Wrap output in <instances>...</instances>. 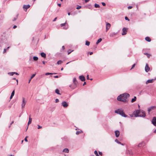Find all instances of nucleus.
Listing matches in <instances>:
<instances>
[{
    "mask_svg": "<svg viewBox=\"0 0 156 156\" xmlns=\"http://www.w3.org/2000/svg\"><path fill=\"white\" fill-rule=\"evenodd\" d=\"M129 96V94L125 93L119 95L117 98V100L119 101H121L124 102H127V101L126 99L128 98Z\"/></svg>",
    "mask_w": 156,
    "mask_h": 156,
    "instance_id": "obj_1",
    "label": "nucleus"
},
{
    "mask_svg": "<svg viewBox=\"0 0 156 156\" xmlns=\"http://www.w3.org/2000/svg\"><path fill=\"white\" fill-rule=\"evenodd\" d=\"M141 112L140 110H136L133 112L134 115L135 116L140 117H144L145 116V114L144 112H142L141 114H140Z\"/></svg>",
    "mask_w": 156,
    "mask_h": 156,
    "instance_id": "obj_2",
    "label": "nucleus"
},
{
    "mask_svg": "<svg viewBox=\"0 0 156 156\" xmlns=\"http://www.w3.org/2000/svg\"><path fill=\"white\" fill-rule=\"evenodd\" d=\"M115 112L124 117H126L127 116V115L125 114L123 109L121 108L115 110Z\"/></svg>",
    "mask_w": 156,
    "mask_h": 156,
    "instance_id": "obj_3",
    "label": "nucleus"
},
{
    "mask_svg": "<svg viewBox=\"0 0 156 156\" xmlns=\"http://www.w3.org/2000/svg\"><path fill=\"white\" fill-rule=\"evenodd\" d=\"M73 83H74V85H75L73 87H72V85H70L69 86V87L73 89H75L76 87V85L77 84L76 79L75 78H74L73 79Z\"/></svg>",
    "mask_w": 156,
    "mask_h": 156,
    "instance_id": "obj_4",
    "label": "nucleus"
},
{
    "mask_svg": "<svg viewBox=\"0 0 156 156\" xmlns=\"http://www.w3.org/2000/svg\"><path fill=\"white\" fill-rule=\"evenodd\" d=\"M27 102V101L25 100V98H22V102L21 104V106L22 108H23Z\"/></svg>",
    "mask_w": 156,
    "mask_h": 156,
    "instance_id": "obj_5",
    "label": "nucleus"
},
{
    "mask_svg": "<svg viewBox=\"0 0 156 156\" xmlns=\"http://www.w3.org/2000/svg\"><path fill=\"white\" fill-rule=\"evenodd\" d=\"M111 24L110 23L106 22V31H107L111 27Z\"/></svg>",
    "mask_w": 156,
    "mask_h": 156,
    "instance_id": "obj_6",
    "label": "nucleus"
},
{
    "mask_svg": "<svg viewBox=\"0 0 156 156\" xmlns=\"http://www.w3.org/2000/svg\"><path fill=\"white\" fill-rule=\"evenodd\" d=\"M62 105L64 108H66L68 106V103L65 101H63L62 102Z\"/></svg>",
    "mask_w": 156,
    "mask_h": 156,
    "instance_id": "obj_7",
    "label": "nucleus"
},
{
    "mask_svg": "<svg viewBox=\"0 0 156 156\" xmlns=\"http://www.w3.org/2000/svg\"><path fill=\"white\" fill-rule=\"evenodd\" d=\"M152 123L155 126H156V117H154L153 118L152 120Z\"/></svg>",
    "mask_w": 156,
    "mask_h": 156,
    "instance_id": "obj_8",
    "label": "nucleus"
},
{
    "mask_svg": "<svg viewBox=\"0 0 156 156\" xmlns=\"http://www.w3.org/2000/svg\"><path fill=\"white\" fill-rule=\"evenodd\" d=\"M150 68L148 66L147 64H146L145 68V70L146 72H148L150 70Z\"/></svg>",
    "mask_w": 156,
    "mask_h": 156,
    "instance_id": "obj_9",
    "label": "nucleus"
},
{
    "mask_svg": "<svg viewBox=\"0 0 156 156\" xmlns=\"http://www.w3.org/2000/svg\"><path fill=\"white\" fill-rule=\"evenodd\" d=\"M122 35H125L126 34V32H127L126 29L124 27L122 29Z\"/></svg>",
    "mask_w": 156,
    "mask_h": 156,
    "instance_id": "obj_10",
    "label": "nucleus"
},
{
    "mask_svg": "<svg viewBox=\"0 0 156 156\" xmlns=\"http://www.w3.org/2000/svg\"><path fill=\"white\" fill-rule=\"evenodd\" d=\"M154 79H151V80H147L146 82V84H147L149 83H152L153 82L154 80Z\"/></svg>",
    "mask_w": 156,
    "mask_h": 156,
    "instance_id": "obj_11",
    "label": "nucleus"
},
{
    "mask_svg": "<svg viewBox=\"0 0 156 156\" xmlns=\"http://www.w3.org/2000/svg\"><path fill=\"white\" fill-rule=\"evenodd\" d=\"M30 7V6L29 5H23V8L24 10H25V9L27 10V9L29 8Z\"/></svg>",
    "mask_w": 156,
    "mask_h": 156,
    "instance_id": "obj_12",
    "label": "nucleus"
},
{
    "mask_svg": "<svg viewBox=\"0 0 156 156\" xmlns=\"http://www.w3.org/2000/svg\"><path fill=\"white\" fill-rule=\"evenodd\" d=\"M79 78L80 79V80L82 81H84L85 80V77L83 76H80Z\"/></svg>",
    "mask_w": 156,
    "mask_h": 156,
    "instance_id": "obj_13",
    "label": "nucleus"
},
{
    "mask_svg": "<svg viewBox=\"0 0 156 156\" xmlns=\"http://www.w3.org/2000/svg\"><path fill=\"white\" fill-rule=\"evenodd\" d=\"M32 120V119L31 118V116L30 115L29 116V121H28V126L31 123Z\"/></svg>",
    "mask_w": 156,
    "mask_h": 156,
    "instance_id": "obj_14",
    "label": "nucleus"
},
{
    "mask_svg": "<svg viewBox=\"0 0 156 156\" xmlns=\"http://www.w3.org/2000/svg\"><path fill=\"white\" fill-rule=\"evenodd\" d=\"M115 135L116 137H118L119 135V132L118 130L115 131Z\"/></svg>",
    "mask_w": 156,
    "mask_h": 156,
    "instance_id": "obj_15",
    "label": "nucleus"
},
{
    "mask_svg": "<svg viewBox=\"0 0 156 156\" xmlns=\"http://www.w3.org/2000/svg\"><path fill=\"white\" fill-rule=\"evenodd\" d=\"M144 145V143L142 142L141 143H140L138 145V147H143Z\"/></svg>",
    "mask_w": 156,
    "mask_h": 156,
    "instance_id": "obj_16",
    "label": "nucleus"
},
{
    "mask_svg": "<svg viewBox=\"0 0 156 156\" xmlns=\"http://www.w3.org/2000/svg\"><path fill=\"white\" fill-rule=\"evenodd\" d=\"M14 94H15V90H13L12 92L11 95L10 97V99H11L14 96Z\"/></svg>",
    "mask_w": 156,
    "mask_h": 156,
    "instance_id": "obj_17",
    "label": "nucleus"
},
{
    "mask_svg": "<svg viewBox=\"0 0 156 156\" xmlns=\"http://www.w3.org/2000/svg\"><path fill=\"white\" fill-rule=\"evenodd\" d=\"M41 56L45 58L46 57V55L44 52L41 53Z\"/></svg>",
    "mask_w": 156,
    "mask_h": 156,
    "instance_id": "obj_18",
    "label": "nucleus"
},
{
    "mask_svg": "<svg viewBox=\"0 0 156 156\" xmlns=\"http://www.w3.org/2000/svg\"><path fill=\"white\" fill-rule=\"evenodd\" d=\"M145 40L148 42H150L151 41V38L148 37H145Z\"/></svg>",
    "mask_w": 156,
    "mask_h": 156,
    "instance_id": "obj_19",
    "label": "nucleus"
},
{
    "mask_svg": "<svg viewBox=\"0 0 156 156\" xmlns=\"http://www.w3.org/2000/svg\"><path fill=\"white\" fill-rule=\"evenodd\" d=\"M116 33H115V32H112V33H111V34H110V36L111 37H113L114 35H115L116 34Z\"/></svg>",
    "mask_w": 156,
    "mask_h": 156,
    "instance_id": "obj_20",
    "label": "nucleus"
},
{
    "mask_svg": "<svg viewBox=\"0 0 156 156\" xmlns=\"http://www.w3.org/2000/svg\"><path fill=\"white\" fill-rule=\"evenodd\" d=\"M63 152L68 153H69V150L67 148H65L63 150Z\"/></svg>",
    "mask_w": 156,
    "mask_h": 156,
    "instance_id": "obj_21",
    "label": "nucleus"
},
{
    "mask_svg": "<svg viewBox=\"0 0 156 156\" xmlns=\"http://www.w3.org/2000/svg\"><path fill=\"white\" fill-rule=\"evenodd\" d=\"M136 97L135 96H134V98L132 99L131 101L132 103L133 102H134L136 100Z\"/></svg>",
    "mask_w": 156,
    "mask_h": 156,
    "instance_id": "obj_22",
    "label": "nucleus"
},
{
    "mask_svg": "<svg viewBox=\"0 0 156 156\" xmlns=\"http://www.w3.org/2000/svg\"><path fill=\"white\" fill-rule=\"evenodd\" d=\"M55 92L57 94H59V95H60L61 94H60L59 93V90L58 89H56L55 90Z\"/></svg>",
    "mask_w": 156,
    "mask_h": 156,
    "instance_id": "obj_23",
    "label": "nucleus"
},
{
    "mask_svg": "<svg viewBox=\"0 0 156 156\" xmlns=\"http://www.w3.org/2000/svg\"><path fill=\"white\" fill-rule=\"evenodd\" d=\"M62 61L61 60H58L57 62V64L58 65L61 64L62 63Z\"/></svg>",
    "mask_w": 156,
    "mask_h": 156,
    "instance_id": "obj_24",
    "label": "nucleus"
},
{
    "mask_svg": "<svg viewBox=\"0 0 156 156\" xmlns=\"http://www.w3.org/2000/svg\"><path fill=\"white\" fill-rule=\"evenodd\" d=\"M102 41V39L101 38H99L98 40L96 42V44H98V43H99L100 42H101Z\"/></svg>",
    "mask_w": 156,
    "mask_h": 156,
    "instance_id": "obj_25",
    "label": "nucleus"
},
{
    "mask_svg": "<svg viewBox=\"0 0 156 156\" xmlns=\"http://www.w3.org/2000/svg\"><path fill=\"white\" fill-rule=\"evenodd\" d=\"M115 142L119 144H121L122 145H123V144L121 143V142L119 141L117 139L115 140Z\"/></svg>",
    "mask_w": 156,
    "mask_h": 156,
    "instance_id": "obj_26",
    "label": "nucleus"
},
{
    "mask_svg": "<svg viewBox=\"0 0 156 156\" xmlns=\"http://www.w3.org/2000/svg\"><path fill=\"white\" fill-rule=\"evenodd\" d=\"M15 72H10L8 73V74L10 76H13Z\"/></svg>",
    "mask_w": 156,
    "mask_h": 156,
    "instance_id": "obj_27",
    "label": "nucleus"
},
{
    "mask_svg": "<svg viewBox=\"0 0 156 156\" xmlns=\"http://www.w3.org/2000/svg\"><path fill=\"white\" fill-rule=\"evenodd\" d=\"M33 59L34 61H37L38 59V58L37 56H34Z\"/></svg>",
    "mask_w": 156,
    "mask_h": 156,
    "instance_id": "obj_28",
    "label": "nucleus"
},
{
    "mask_svg": "<svg viewBox=\"0 0 156 156\" xmlns=\"http://www.w3.org/2000/svg\"><path fill=\"white\" fill-rule=\"evenodd\" d=\"M90 42L86 41L85 43V45L87 46H89L90 45Z\"/></svg>",
    "mask_w": 156,
    "mask_h": 156,
    "instance_id": "obj_29",
    "label": "nucleus"
},
{
    "mask_svg": "<svg viewBox=\"0 0 156 156\" xmlns=\"http://www.w3.org/2000/svg\"><path fill=\"white\" fill-rule=\"evenodd\" d=\"M94 154L96 156H99V155H98V152L97 151H94Z\"/></svg>",
    "mask_w": 156,
    "mask_h": 156,
    "instance_id": "obj_30",
    "label": "nucleus"
},
{
    "mask_svg": "<svg viewBox=\"0 0 156 156\" xmlns=\"http://www.w3.org/2000/svg\"><path fill=\"white\" fill-rule=\"evenodd\" d=\"M56 73H54V74H55ZM53 73H45V75H52L53 74Z\"/></svg>",
    "mask_w": 156,
    "mask_h": 156,
    "instance_id": "obj_31",
    "label": "nucleus"
},
{
    "mask_svg": "<svg viewBox=\"0 0 156 156\" xmlns=\"http://www.w3.org/2000/svg\"><path fill=\"white\" fill-rule=\"evenodd\" d=\"M94 6L95 8H99L100 7V6L99 5L97 4H95L94 5Z\"/></svg>",
    "mask_w": 156,
    "mask_h": 156,
    "instance_id": "obj_32",
    "label": "nucleus"
},
{
    "mask_svg": "<svg viewBox=\"0 0 156 156\" xmlns=\"http://www.w3.org/2000/svg\"><path fill=\"white\" fill-rule=\"evenodd\" d=\"M66 21L65 23L61 24L60 25L61 26V27H63V26H65V25L66 24Z\"/></svg>",
    "mask_w": 156,
    "mask_h": 156,
    "instance_id": "obj_33",
    "label": "nucleus"
},
{
    "mask_svg": "<svg viewBox=\"0 0 156 156\" xmlns=\"http://www.w3.org/2000/svg\"><path fill=\"white\" fill-rule=\"evenodd\" d=\"M152 109V107H151L150 108H149L148 109V112H149L150 111H151V110Z\"/></svg>",
    "mask_w": 156,
    "mask_h": 156,
    "instance_id": "obj_34",
    "label": "nucleus"
},
{
    "mask_svg": "<svg viewBox=\"0 0 156 156\" xmlns=\"http://www.w3.org/2000/svg\"><path fill=\"white\" fill-rule=\"evenodd\" d=\"M81 133V131H77L76 132V134L77 135H78V134H80V133Z\"/></svg>",
    "mask_w": 156,
    "mask_h": 156,
    "instance_id": "obj_35",
    "label": "nucleus"
},
{
    "mask_svg": "<svg viewBox=\"0 0 156 156\" xmlns=\"http://www.w3.org/2000/svg\"><path fill=\"white\" fill-rule=\"evenodd\" d=\"M17 16H18V15H17V16L16 17H14V19L13 20V21H15L17 19Z\"/></svg>",
    "mask_w": 156,
    "mask_h": 156,
    "instance_id": "obj_36",
    "label": "nucleus"
},
{
    "mask_svg": "<svg viewBox=\"0 0 156 156\" xmlns=\"http://www.w3.org/2000/svg\"><path fill=\"white\" fill-rule=\"evenodd\" d=\"M12 79L16 80V81L17 82V85H18V80L17 79H16V78H13Z\"/></svg>",
    "mask_w": 156,
    "mask_h": 156,
    "instance_id": "obj_37",
    "label": "nucleus"
},
{
    "mask_svg": "<svg viewBox=\"0 0 156 156\" xmlns=\"http://www.w3.org/2000/svg\"><path fill=\"white\" fill-rule=\"evenodd\" d=\"M135 65H136V64L135 63L134 64H133L132 66V67L131 69H133L134 68V67L135 66Z\"/></svg>",
    "mask_w": 156,
    "mask_h": 156,
    "instance_id": "obj_38",
    "label": "nucleus"
},
{
    "mask_svg": "<svg viewBox=\"0 0 156 156\" xmlns=\"http://www.w3.org/2000/svg\"><path fill=\"white\" fill-rule=\"evenodd\" d=\"M35 74H33V75H32L31 76V79H32L33 77H34V76H35Z\"/></svg>",
    "mask_w": 156,
    "mask_h": 156,
    "instance_id": "obj_39",
    "label": "nucleus"
},
{
    "mask_svg": "<svg viewBox=\"0 0 156 156\" xmlns=\"http://www.w3.org/2000/svg\"><path fill=\"white\" fill-rule=\"evenodd\" d=\"M55 101L56 103H57L59 102V100L58 99H56L55 100Z\"/></svg>",
    "mask_w": 156,
    "mask_h": 156,
    "instance_id": "obj_40",
    "label": "nucleus"
},
{
    "mask_svg": "<svg viewBox=\"0 0 156 156\" xmlns=\"http://www.w3.org/2000/svg\"><path fill=\"white\" fill-rule=\"evenodd\" d=\"M38 127L37 128L38 129H40L42 128V126L39 125H38Z\"/></svg>",
    "mask_w": 156,
    "mask_h": 156,
    "instance_id": "obj_41",
    "label": "nucleus"
},
{
    "mask_svg": "<svg viewBox=\"0 0 156 156\" xmlns=\"http://www.w3.org/2000/svg\"><path fill=\"white\" fill-rule=\"evenodd\" d=\"M81 6H79L76 8V9H79L81 8Z\"/></svg>",
    "mask_w": 156,
    "mask_h": 156,
    "instance_id": "obj_42",
    "label": "nucleus"
},
{
    "mask_svg": "<svg viewBox=\"0 0 156 156\" xmlns=\"http://www.w3.org/2000/svg\"><path fill=\"white\" fill-rule=\"evenodd\" d=\"M101 4H102V5L104 6H105L106 5L105 3L104 2H102L101 3Z\"/></svg>",
    "mask_w": 156,
    "mask_h": 156,
    "instance_id": "obj_43",
    "label": "nucleus"
},
{
    "mask_svg": "<svg viewBox=\"0 0 156 156\" xmlns=\"http://www.w3.org/2000/svg\"><path fill=\"white\" fill-rule=\"evenodd\" d=\"M125 19L126 20H129V18L127 17H126V16L125 17Z\"/></svg>",
    "mask_w": 156,
    "mask_h": 156,
    "instance_id": "obj_44",
    "label": "nucleus"
},
{
    "mask_svg": "<svg viewBox=\"0 0 156 156\" xmlns=\"http://www.w3.org/2000/svg\"><path fill=\"white\" fill-rule=\"evenodd\" d=\"M27 137L26 136L24 139V140L25 141L27 142L28 141L27 140Z\"/></svg>",
    "mask_w": 156,
    "mask_h": 156,
    "instance_id": "obj_45",
    "label": "nucleus"
},
{
    "mask_svg": "<svg viewBox=\"0 0 156 156\" xmlns=\"http://www.w3.org/2000/svg\"><path fill=\"white\" fill-rule=\"evenodd\" d=\"M6 49H4L3 51V53H5L6 52Z\"/></svg>",
    "mask_w": 156,
    "mask_h": 156,
    "instance_id": "obj_46",
    "label": "nucleus"
},
{
    "mask_svg": "<svg viewBox=\"0 0 156 156\" xmlns=\"http://www.w3.org/2000/svg\"><path fill=\"white\" fill-rule=\"evenodd\" d=\"M132 8V6H129L128 7V9H131Z\"/></svg>",
    "mask_w": 156,
    "mask_h": 156,
    "instance_id": "obj_47",
    "label": "nucleus"
},
{
    "mask_svg": "<svg viewBox=\"0 0 156 156\" xmlns=\"http://www.w3.org/2000/svg\"><path fill=\"white\" fill-rule=\"evenodd\" d=\"M57 17H55L53 20V22H54L55 21H56V19H57Z\"/></svg>",
    "mask_w": 156,
    "mask_h": 156,
    "instance_id": "obj_48",
    "label": "nucleus"
},
{
    "mask_svg": "<svg viewBox=\"0 0 156 156\" xmlns=\"http://www.w3.org/2000/svg\"><path fill=\"white\" fill-rule=\"evenodd\" d=\"M99 154H100L101 155H102V153L101 152L99 151Z\"/></svg>",
    "mask_w": 156,
    "mask_h": 156,
    "instance_id": "obj_49",
    "label": "nucleus"
},
{
    "mask_svg": "<svg viewBox=\"0 0 156 156\" xmlns=\"http://www.w3.org/2000/svg\"><path fill=\"white\" fill-rule=\"evenodd\" d=\"M16 27H17V26H16V25H14V26L13 27V29H15V28H16Z\"/></svg>",
    "mask_w": 156,
    "mask_h": 156,
    "instance_id": "obj_50",
    "label": "nucleus"
},
{
    "mask_svg": "<svg viewBox=\"0 0 156 156\" xmlns=\"http://www.w3.org/2000/svg\"><path fill=\"white\" fill-rule=\"evenodd\" d=\"M90 0H85V3L87 2Z\"/></svg>",
    "mask_w": 156,
    "mask_h": 156,
    "instance_id": "obj_51",
    "label": "nucleus"
},
{
    "mask_svg": "<svg viewBox=\"0 0 156 156\" xmlns=\"http://www.w3.org/2000/svg\"><path fill=\"white\" fill-rule=\"evenodd\" d=\"M68 51V55H69V54H70L71 52L72 51Z\"/></svg>",
    "mask_w": 156,
    "mask_h": 156,
    "instance_id": "obj_52",
    "label": "nucleus"
},
{
    "mask_svg": "<svg viewBox=\"0 0 156 156\" xmlns=\"http://www.w3.org/2000/svg\"><path fill=\"white\" fill-rule=\"evenodd\" d=\"M87 80H89V75H87Z\"/></svg>",
    "mask_w": 156,
    "mask_h": 156,
    "instance_id": "obj_53",
    "label": "nucleus"
},
{
    "mask_svg": "<svg viewBox=\"0 0 156 156\" xmlns=\"http://www.w3.org/2000/svg\"><path fill=\"white\" fill-rule=\"evenodd\" d=\"M14 74H16V75H19V74L18 73L15 72Z\"/></svg>",
    "mask_w": 156,
    "mask_h": 156,
    "instance_id": "obj_54",
    "label": "nucleus"
},
{
    "mask_svg": "<svg viewBox=\"0 0 156 156\" xmlns=\"http://www.w3.org/2000/svg\"><path fill=\"white\" fill-rule=\"evenodd\" d=\"M58 6H59V7H60L61 6V4H58Z\"/></svg>",
    "mask_w": 156,
    "mask_h": 156,
    "instance_id": "obj_55",
    "label": "nucleus"
},
{
    "mask_svg": "<svg viewBox=\"0 0 156 156\" xmlns=\"http://www.w3.org/2000/svg\"><path fill=\"white\" fill-rule=\"evenodd\" d=\"M42 63H43V64H45V62L44 61H42Z\"/></svg>",
    "mask_w": 156,
    "mask_h": 156,
    "instance_id": "obj_56",
    "label": "nucleus"
},
{
    "mask_svg": "<svg viewBox=\"0 0 156 156\" xmlns=\"http://www.w3.org/2000/svg\"><path fill=\"white\" fill-rule=\"evenodd\" d=\"M86 82H84L83 83V86H84V85H86Z\"/></svg>",
    "mask_w": 156,
    "mask_h": 156,
    "instance_id": "obj_57",
    "label": "nucleus"
},
{
    "mask_svg": "<svg viewBox=\"0 0 156 156\" xmlns=\"http://www.w3.org/2000/svg\"><path fill=\"white\" fill-rule=\"evenodd\" d=\"M58 76H54V77H55V78H58Z\"/></svg>",
    "mask_w": 156,
    "mask_h": 156,
    "instance_id": "obj_58",
    "label": "nucleus"
},
{
    "mask_svg": "<svg viewBox=\"0 0 156 156\" xmlns=\"http://www.w3.org/2000/svg\"><path fill=\"white\" fill-rule=\"evenodd\" d=\"M93 54V52H90V55H92Z\"/></svg>",
    "mask_w": 156,
    "mask_h": 156,
    "instance_id": "obj_59",
    "label": "nucleus"
},
{
    "mask_svg": "<svg viewBox=\"0 0 156 156\" xmlns=\"http://www.w3.org/2000/svg\"><path fill=\"white\" fill-rule=\"evenodd\" d=\"M147 54V57H149L150 55L149 54H148L147 53H146V54Z\"/></svg>",
    "mask_w": 156,
    "mask_h": 156,
    "instance_id": "obj_60",
    "label": "nucleus"
},
{
    "mask_svg": "<svg viewBox=\"0 0 156 156\" xmlns=\"http://www.w3.org/2000/svg\"><path fill=\"white\" fill-rule=\"evenodd\" d=\"M72 85V87H73L75 86V85H74L73 83V84L72 85Z\"/></svg>",
    "mask_w": 156,
    "mask_h": 156,
    "instance_id": "obj_61",
    "label": "nucleus"
},
{
    "mask_svg": "<svg viewBox=\"0 0 156 156\" xmlns=\"http://www.w3.org/2000/svg\"><path fill=\"white\" fill-rule=\"evenodd\" d=\"M62 48H63V49H64V48H65V47H64V46H63L62 47Z\"/></svg>",
    "mask_w": 156,
    "mask_h": 156,
    "instance_id": "obj_62",
    "label": "nucleus"
},
{
    "mask_svg": "<svg viewBox=\"0 0 156 156\" xmlns=\"http://www.w3.org/2000/svg\"><path fill=\"white\" fill-rule=\"evenodd\" d=\"M13 122H14L13 121L11 123V125H12V124H13Z\"/></svg>",
    "mask_w": 156,
    "mask_h": 156,
    "instance_id": "obj_63",
    "label": "nucleus"
},
{
    "mask_svg": "<svg viewBox=\"0 0 156 156\" xmlns=\"http://www.w3.org/2000/svg\"><path fill=\"white\" fill-rule=\"evenodd\" d=\"M154 133H156V129L155 130L154 132Z\"/></svg>",
    "mask_w": 156,
    "mask_h": 156,
    "instance_id": "obj_64",
    "label": "nucleus"
}]
</instances>
